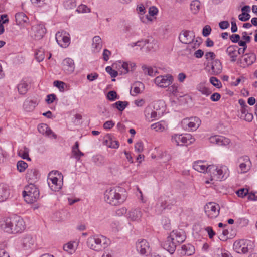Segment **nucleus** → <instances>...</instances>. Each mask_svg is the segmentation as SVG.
I'll return each instance as SVG.
<instances>
[{
  "mask_svg": "<svg viewBox=\"0 0 257 257\" xmlns=\"http://www.w3.org/2000/svg\"><path fill=\"white\" fill-rule=\"evenodd\" d=\"M201 121L197 117H192L183 119L181 122V126L185 131H195L200 125Z\"/></svg>",
  "mask_w": 257,
  "mask_h": 257,
  "instance_id": "obj_8",
  "label": "nucleus"
},
{
  "mask_svg": "<svg viewBox=\"0 0 257 257\" xmlns=\"http://www.w3.org/2000/svg\"><path fill=\"white\" fill-rule=\"evenodd\" d=\"M38 104V103L36 100H31L27 99L23 103V107L25 111L32 112Z\"/></svg>",
  "mask_w": 257,
  "mask_h": 257,
  "instance_id": "obj_29",
  "label": "nucleus"
},
{
  "mask_svg": "<svg viewBox=\"0 0 257 257\" xmlns=\"http://www.w3.org/2000/svg\"><path fill=\"white\" fill-rule=\"evenodd\" d=\"M10 195V190L8 185L0 184V202L6 200Z\"/></svg>",
  "mask_w": 257,
  "mask_h": 257,
  "instance_id": "obj_26",
  "label": "nucleus"
},
{
  "mask_svg": "<svg viewBox=\"0 0 257 257\" xmlns=\"http://www.w3.org/2000/svg\"><path fill=\"white\" fill-rule=\"evenodd\" d=\"M171 141L178 146H187L193 143L195 139L189 134H174L172 136Z\"/></svg>",
  "mask_w": 257,
  "mask_h": 257,
  "instance_id": "obj_7",
  "label": "nucleus"
},
{
  "mask_svg": "<svg viewBox=\"0 0 257 257\" xmlns=\"http://www.w3.org/2000/svg\"><path fill=\"white\" fill-rule=\"evenodd\" d=\"M211 69L214 74H217L220 73L222 66L220 61L216 59L212 62Z\"/></svg>",
  "mask_w": 257,
  "mask_h": 257,
  "instance_id": "obj_35",
  "label": "nucleus"
},
{
  "mask_svg": "<svg viewBox=\"0 0 257 257\" xmlns=\"http://www.w3.org/2000/svg\"><path fill=\"white\" fill-rule=\"evenodd\" d=\"M98 74L97 73H90L87 75V78L90 81H93L98 77Z\"/></svg>",
  "mask_w": 257,
  "mask_h": 257,
  "instance_id": "obj_64",
  "label": "nucleus"
},
{
  "mask_svg": "<svg viewBox=\"0 0 257 257\" xmlns=\"http://www.w3.org/2000/svg\"><path fill=\"white\" fill-rule=\"evenodd\" d=\"M123 190V188L119 187L107 189L104 193L105 201L114 206L121 204L125 199V197L121 195Z\"/></svg>",
  "mask_w": 257,
  "mask_h": 257,
  "instance_id": "obj_2",
  "label": "nucleus"
},
{
  "mask_svg": "<svg viewBox=\"0 0 257 257\" xmlns=\"http://www.w3.org/2000/svg\"><path fill=\"white\" fill-rule=\"evenodd\" d=\"M1 228L9 234L20 233L25 230L26 224L21 217L15 215L6 218L1 223Z\"/></svg>",
  "mask_w": 257,
  "mask_h": 257,
  "instance_id": "obj_1",
  "label": "nucleus"
},
{
  "mask_svg": "<svg viewBox=\"0 0 257 257\" xmlns=\"http://www.w3.org/2000/svg\"><path fill=\"white\" fill-rule=\"evenodd\" d=\"M210 82L217 88L221 87V83L217 78L215 77H211L210 78Z\"/></svg>",
  "mask_w": 257,
  "mask_h": 257,
  "instance_id": "obj_51",
  "label": "nucleus"
},
{
  "mask_svg": "<svg viewBox=\"0 0 257 257\" xmlns=\"http://www.w3.org/2000/svg\"><path fill=\"white\" fill-rule=\"evenodd\" d=\"M167 127L166 123L164 121H160L153 123L151 125V128L156 132H163Z\"/></svg>",
  "mask_w": 257,
  "mask_h": 257,
  "instance_id": "obj_32",
  "label": "nucleus"
},
{
  "mask_svg": "<svg viewBox=\"0 0 257 257\" xmlns=\"http://www.w3.org/2000/svg\"><path fill=\"white\" fill-rule=\"evenodd\" d=\"M254 243L252 241L247 239H239L236 240L233 245V250L240 254H245L251 252L254 249Z\"/></svg>",
  "mask_w": 257,
  "mask_h": 257,
  "instance_id": "obj_6",
  "label": "nucleus"
},
{
  "mask_svg": "<svg viewBox=\"0 0 257 257\" xmlns=\"http://www.w3.org/2000/svg\"><path fill=\"white\" fill-rule=\"evenodd\" d=\"M211 31V27L208 25H206L203 28L202 35L204 37H207L210 34Z\"/></svg>",
  "mask_w": 257,
  "mask_h": 257,
  "instance_id": "obj_59",
  "label": "nucleus"
},
{
  "mask_svg": "<svg viewBox=\"0 0 257 257\" xmlns=\"http://www.w3.org/2000/svg\"><path fill=\"white\" fill-rule=\"evenodd\" d=\"M105 70L112 78H115L118 75L117 71L113 69L111 66H107L105 68Z\"/></svg>",
  "mask_w": 257,
  "mask_h": 257,
  "instance_id": "obj_53",
  "label": "nucleus"
},
{
  "mask_svg": "<svg viewBox=\"0 0 257 257\" xmlns=\"http://www.w3.org/2000/svg\"><path fill=\"white\" fill-rule=\"evenodd\" d=\"M208 170L211 181L224 180L229 175L228 168L224 165H210L208 166Z\"/></svg>",
  "mask_w": 257,
  "mask_h": 257,
  "instance_id": "obj_3",
  "label": "nucleus"
},
{
  "mask_svg": "<svg viewBox=\"0 0 257 257\" xmlns=\"http://www.w3.org/2000/svg\"><path fill=\"white\" fill-rule=\"evenodd\" d=\"M195 38V34L191 31H183L180 34L179 39L181 42L184 44H190Z\"/></svg>",
  "mask_w": 257,
  "mask_h": 257,
  "instance_id": "obj_17",
  "label": "nucleus"
},
{
  "mask_svg": "<svg viewBox=\"0 0 257 257\" xmlns=\"http://www.w3.org/2000/svg\"><path fill=\"white\" fill-rule=\"evenodd\" d=\"M248 190L247 189L241 188L236 191V194L238 197L243 198L247 195Z\"/></svg>",
  "mask_w": 257,
  "mask_h": 257,
  "instance_id": "obj_55",
  "label": "nucleus"
},
{
  "mask_svg": "<svg viewBox=\"0 0 257 257\" xmlns=\"http://www.w3.org/2000/svg\"><path fill=\"white\" fill-rule=\"evenodd\" d=\"M18 155L23 159L30 161L31 159L29 157L28 150L27 148H25L24 150H20L18 151Z\"/></svg>",
  "mask_w": 257,
  "mask_h": 257,
  "instance_id": "obj_47",
  "label": "nucleus"
},
{
  "mask_svg": "<svg viewBox=\"0 0 257 257\" xmlns=\"http://www.w3.org/2000/svg\"><path fill=\"white\" fill-rule=\"evenodd\" d=\"M220 206L214 202L208 203L205 207V212L208 217L215 218L219 214Z\"/></svg>",
  "mask_w": 257,
  "mask_h": 257,
  "instance_id": "obj_13",
  "label": "nucleus"
},
{
  "mask_svg": "<svg viewBox=\"0 0 257 257\" xmlns=\"http://www.w3.org/2000/svg\"><path fill=\"white\" fill-rule=\"evenodd\" d=\"M209 141L212 144H215L218 146H225L229 144V139L222 136L215 135L209 138Z\"/></svg>",
  "mask_w": 257,
  "mask_h": 257,
  "instance_id": "obj_18",
  "label": "nucleus"
},
{
  "mask_svg": "<svg viewBox=\"0 0 257 257\" xmlns=\"http://www.w3.org/2000/svg\"><path fill=\"white\" fill-rule=\"evenodd\" d=\"M15 20L17 25H23L29 23V18L24 13H17L15 15Z\"/></svg>",
  "mask_w": 257,
  "mask_h": 257,
  "instance_id": "obj_27",
  "label": "nucleus"
},
{
  "mask_svg": "<svg viewBox=\"0 0 257 257\" xmlns=\"http://www.w3.org/2000/svg\"><path fill=\"white\" fill-rule=\"evenodd\" d=\"M205 230L208 233L209 238L211 239L215 235V232L213 230L211 227H207L205 228Z\"/></svg>",
  "mask_w": 257,
  "mask_h": 257,
  "instance_id": "obj_63",
  "label": "nucleus"
},
{
  "mask_svg": "<svg viewBox=\"0 0 257 257\" xmlns=\"http://www.w3.org/2000/svg\"><path fill=\"white\" fill-rule=\"evenodd\" d=\"M193 168L196 171L200 173H207L208 174V166L204 164V162L201 160L195 161L193 166Z\"/></svg>",
  "mask_w": 257,
  "mask_h": 257,
  "instance_id": "obj_28",
  "label": "nucleus"
},
{
  "mask_svg": "<svg viewBox=\"0 0 257 257\" xmlns=\"http://www.w3.org/2000/svg\"><path fill=\"white\" fill-rule=\"evenodd\" d=\"M39 176L38 171L35 169H28L26 174V178L30 183L35 182Z\"/></svg>",
  "mask_w": 257,
  "mask_h": 257,
  "instance_id": "obj_22",
  "label": "nucleus"
},
{
  "mask_svg": "<svg viewBox=\"0 0 257 257\" xmlns=\"http://www.w3.org/2000/svg\"><path fill=\"white\" fill-rule=\"evenodd\" d=\"M56 99V96L54 94H49L47 96L46 101L48 104H51Z\"/></svg>",
  "mask_w": 257,
  "mask_h": 257,
  "instance_id": "obj_61",
  "label": "nucleus"
},
{
  "mask_svg": "<svg viewBox=\"0 0 257 257\" xmlns=\"http://www.w3.org/2000/svg\"><path fill=\"white\" fill-rule=\"evenodd\" d=\"M23 196L28 203H33L39 199L40 191L34 183H30L25 186Z\"/></svg>",
  "mask_w": 257,
  "mask_h": 257,
  "instance_id": "obj_5",
  "label": "nucleus"
},
{
  "mask_svg": "<svg viewBox=\"0 0 257 257\" xmlns=\"http://www.w3.org/2000/svg\"><path fill=\"white\" fill-rule=\"evenodd\" d=\"M128 105V102L127 101H118L113 103L112 105L113 107L117 108L119 111H122Z\"/></svg>",
  "mask_w": 257,
  "mask_h": 257,
  "instance_id": "obj_39",
  "label": "nucleus"
},
{
  "mask_svg": "<svg viewBox=\"0 0 257 257\" xmlns=\"http://www.w3.org/2000/svg\"><path fill=\"white\" fill-rule=\"evenodd\" d=\"M240 118L241 119H243L244 120H245L248 122H251L253 118V116L251 113H249L248 112L246 114H245L244 115H240Z\"/></svg>",
  "mask_w": 257,
  "mask_h": 257,
  "instance_id": "obj_57",
  "label": "nucleus"
},
{
  "mask_svg": "<svg viewBox=\"0 0 257 257\" xmlns=\"http://www.w3.org/2000/svg\"><path fill=\"white\" fill-rule=\"evenodd\" d=\"M137 44V46L140 47L142 48L144 46L147 45V44H149V40L147 39H142L141 40H139L136 42Z\"/></svg>",
  "mask_w": 257,
  "mask_h": 257,
  "instance_id": "obj_60",
  "label": "nucleus"
},
{
  "mask_svg": "<svg viewBox=\"0 0 257 257\" xmlns=\"http://www.w3.org/2000/svg\"><path fill=\"white\" fill-rule=\"evenodd\" d=\"M107 98L110 101H114L115 100L118 99L117 94L115 91H110L108 92L107 95Z\"/></svg>",
  "mask_w": 257,
  "mask_h": 257,
  "instance_id": "obj_52",
  "label": "nucleus"
},
{
  "mask_svg": "<svg viewBox=\"0 0 257 257\" xmlns=\"http://www.w3.org/2000/svg\"><path fill=\"white\" fill-rule=\"evenodd\" d=\"M35 55L37 61L39 62L42 61L45 58L44 50L42 48L37 50L35 52Z\"/></svg>",
  "mask_w": 257,
  "mask_h": 257,
  "instance_id": "obj_43",
  "label": "nucleus"
},
{
  "mask_svg": "<svg viewBox=\"0 0 257 257\" xmlns=\"http://www.w3.org/2000/svg\"><path fill=\"white\" fill-rule=\"evenodd\" d=\"M35 241V237L31 234H25L20 238V243L22 247L25 250H29L32 248Z\"/></svg>",
  "mask_w": 257,
  "mask_h": 257,
  "instance_id": "obj_12",
  "label": "nucleus"
},
{
  "mask_svg": "<svg viewBox=\"0 0 257 257\" xmlns=\"http://www.w3.org/2000/svg\"><path fill=\"white\" fill-rule=\"evenodd\" d=\"M93 162L97 166H102L105 164V157L99 154L96 155L92 157Z\"/></svg>",
  "mask_w": 257,
  "mask_h": 257,
  "instance_id": "obj_36",
  "label": "nucleus"
},
{
  "mask_svg": "<svg viewBox=\"0 0 257 257\" xmlns=\"http://www.w3.org/2000/svg\"><path fill=\"white\" fill-rule=\"evenodd\" d=\"M243 60L247 66L251 65L256 60V55L253 53L246 54Z\"/></svg>",
  "mask_w": 257,
  "mask_h": 257,
  "instance_id": "obj_37",
  "label": "nucleus"
},
{
  "mask_svg": "<svg viewBox=\"0 0 257 257\" xmlns=\"http://www.w3.org/2000/svg\"><path fill=\"white\" fill-rule=\"evenodd\" d=\"M237 48L238 46L237 45H230L227 48L225 51L226 53L230 58V61L232 62H234L237 60V57L238 56L237 52Z\"/></svg>",
  "mask_w": 257,
  "mask_h": 257,
  "instance_id": "obj_24",
  "label": "nucleus"
},
{
  "mask_svg": "<svg viewBox=\"0 0 257 257\" xmlns=\"http://www.w3.org/2000/svg\"><path fill=\"white\" fill-rule=\"evenodd\" d=\"M76 6V3L73 0H66L64 2V6L66 9H72Z\"/></svg>",
  "mask_w": 257,
  "mask_h": 257,
  "instance_id": "obj_50",
  "label": "nucleus"
},
{
  "mask_svg": "<svg viewBox=\"0 0 257 257\" xmlns=\"http://www.w3.org/2000/svg\"><path fill=\"white\" fill-rule=\"evenodd\" d=\"M28 166L27 163L22 160L18 161L17 163V168L20 172H24Z\"/></svg>",
  "mask_w": 257,
  "mask_h": 257,
  "instance_id": "obj_45",
  "label": "nucleus"
},
{
  "mask_svg": "<svg viewBox=\"0 0 257 257\" xmlns=\"http://www.w3.org/2000/svg\"><path fill=\"white\" fill-rule=\"evenodd\" d=\"M145 115L146 120L149 121H152L157 117V113L151 110L150 108H146L145 110Z\"/></svg>",
  "mask_w": 257,
  "mask_h": 257,
  "instance_id": "obj_34",
  "label": "nucleus"
},
{
  "mask_svg": "<svg viewBox=\"0 0 257 257\" xmlns=\"http://www.w3.org/2000/svg\"><path fill=\"white\" fill-rule=\"evenodd\" d=\"M214 257H231L229 252L225 250L218 248L216 253L214 255Z\"/></svg>",
  "mask_w": 257,
  "mask_h": 257,
  "instance_id": "obj_42",
  "label": "nucleus"
},
{
  "mask_svg": "<svg viewBox=\"0 0 257 257\" xmlns=\"http://www.w3.org/2000/svg\"><path fill=\"white\" fill-rule=\"evenodd\" d=\"M87 244L91 249L100 251L110 244V240L103 235H96L88 238Z\"/></svg>",
  "mask_w": 257,
  "mask_h": 257,
  "instance_id": "obj_4",
  "label": "nucleus"
},
{
  "mask_svg": "<svg viewBox=\"0 0 257 257\" xmlns=\"http://www.w3.org/2000/svg\"><path fill=\"white\" fill-rule=\"evenodd\" d=\"M219 26L221 30H225L229 27V23L227 21H221L219 23Z\"/></svg>",
  "mask_w": 257,
  "mask_h": 257,
  "instance_id": "obj_62",
  "label": "nucleus"
},
{
  "mask_svg": "<svg viewBox=\"0 0 257 257\" xmlns=\"http://www.w3.org/2000/svg\"><path fill=\"white\" fill-rule=\"evenodd\" d=\"M197 89L202 94H204L206 96H208L211 93V91L208 88L204 86L203 85H199L197 86Z\"/></svg>",
  "mask_w": 257,
  "mask_h": 257,
  "instance_id": "obj_46",
  "label": "nucleus"
},
{
  "mask_svg": "<svg viewBox=\"0 0 257 257\" xmlns=\"http://www.w3.org/2000/svg\"><path fill=\"white\" fill-rule=\"evenodd\" d=\"M126 216L131 221H139L142 217V212L139 208H132L128 212Z\"/></svg>",
  "mask_w": 257,
  "mask_h": 257,
  "instance_id": "obj_20",
  "label": "nucleus"
},
{
  "mask_svg": "<svg viewBox=\"0 0 257 257\" xmlns=\"http://www.w3.org/2000/svg\"><path fill=\"white\" fill-rule=\"evenodd\" d=\"M142 69L145 74H147L150 76H154L156 74L158 73L156 68L143 65L142 67Z\"/></svg>",
  "mask_w": 257,
  "mask_h": 257,
  "instance_id": "obj_38",
  "label": "nucleus"
},
{
  "mask_svg": "<svg viewBox=\"0 0 257 257\" xmlns=\"http://www.w3.org/2000/svg\"><path fill=\"white\" fill-rule=\"evenodd\" d=\"M32 36L35 40H40L44 36L46 29L43 24H37L32 27Z\"/></svg>",
  "mask_w": 257,
  "mask_h": 257,
  "instance_id": "obj_16",
  "label": "nucleus"
},
{
  "mask_svg": "<svg viewBox=\"0 0 257 257\" xmlns=\"http://www.w3.org/2000/svg\"><path fill=\"white\" fill-rule=\"evenodd\" d=\"M92 50L94 52H99L102 48L101 39L98 36H95L93 38Z\"/></svg>",
  "mask_w": 257,
  "mask_h": 257,
  "instance_id": "obj_30",
  "label": "nucleus"
},
{
  "mask_svg": "<svg viewBox=\"0 0 257 257\" xmlns=\"http://www.w3.org/2000/svg\"><path fill=\"white\" fill-rule=\"evenodd\" d=\"M174 81L173 77L169 74L160 75L154 79L155 83L160 87L166 88L170 86Z\"/></svg>",
  "mask_w": 257,
  "mask_h": 257,
  "instance_id": "obj_11",
  "label": "nucleus"
},
{
  "mask_svg": "<svg viewBox=\"0 0 257 257\" xmlns=\"http://www.w3.org/2000/svg\"><path fill=\"white\" fill-rule=\"evenodd\" d=\"M63 69L67 73H71L75 69L74 61L70 58H67L63 61Z\"/></svg>",
  "mask_w": 257,
  "mask_h": 257,
  "instance_id": "obj_23",
  "label": "nucleus"
},
{
  "mask_svg": "<svg viewBox=\"0 0 257 257\" xmlns=\"http://www.w3.org/2000/svg\"><path fill=\"white\" fill-rule=\"evenodd\" d=\"M38 130L40 133L48 137L51 138L52 137L54 139L57 138V135L46 124L42 123L39 124L38 125Z\"/></svg>",
  "mask_w": 257,
  "mask_h": 257,
  "instance_id": "obj_21",
  "label": "nucleus"
},
{
  "mask_svg": "<svg viewBox=\"0 0 257 257\" xmlns=\"http://www.w3.org/2000/svg\"><path fill=\"white\" fill-rule=\"evenodd\" d=\"M168 90L173 95H176L178 92V86L177 84H174L171 86H168Z\"/></svg>",
  "mask_w": 257,
  "mask_h": 257,
  "instance_id": "obj_58",
  "label": "nucleus"
},
{
  "mask_svg": "<svg viewBox=\"0 0 257 257\" xmlns=\"http://www.w3.org/2000/svg\"><path fill=\"white\" fill-rule=\"evenodd\" d=\"M55 39L58 44L62 48H66L70 44V35L65 31L57 32L55 35Z\"/></svg>",
  "mask_w": 257,
  "mask_h": 257,
  "instance_id": "obj_10",
  "label": "nucleus"
},
{
  "mask_svg": "<svg viewBox=\"0 0 257 257\" xmlns=\"http://www.w3.org/2000/svg\"><path fill=\"white\" fill-rule=\"evenodd\" d=\"M181 248V254H182L190 256L194 254L195 252L194 247L190 244L183 245L182 246Z\"/></svg>",
  "mask_w": 257,
  "mask_h": 257,
  "instance_id": "obj_33",
  "label": "nucleus"
},
{
  "mask_svg": "<svg viewBox=\"0 0 257 257\" xmlns=\"http://www.w3.org/2000/svg\"><path fill=\"white\" fill-rule=\"evenodd\" d=\"M76 12L78 13H86L90 12V9L84 4L80 5L77 8Z\"/></svg>",
  "mask_w": 257,
  "mask_h": 257,
  "instance_id": "obj_48",
  "label": "nucleus"
},
{
  "mask_svg": "<svg viewBox=\"0 0 257 257\" xmlns=\"http://www.w3.org/2000/svg\"><path fill=\"white\" fill-rule=\"evenodd\" d=\"M6 242H0V257H10L9 253L6 250Z\"/></svg>",
  "mask_w": 257,
  "mask_h": 257,
  "instance_id": "obj_44",
  "label": "nucleus"
},
{
  "mask_svg": "<svg viewBox=\"0 0 257 257\" xmlns=\"http://www.w3.org/2000/svg\"><path fill=\"white\" fill-rule=\"evenodd\" d=\"M137 251L141 255H147L151 251L149 243L144 239H138L136 243Z\"/></svg>",
  "mask_w": 257,
  "mask_h": 257,
  "instance_id": "obj_14",
  "label": "nucleus"
},
{
  "mask_svg": "<svg viewBox=\"0 0 257 257\" xmlns=\"http://www.w3.org/2000/svg\"><path fill=\"white\" fill-rule=\"evenodd\" d=\"M175 202L173 199H170L168 197H160L156 204V208L158 209V213H161L165 209H171Z\"/></svg>",
  "mask_w": 257,
  "mask_h": 257,
  "instance_id": "obj_9",
  "label": "nucleus"
},
{
  "mask_svg": "<svg viewBox=\"0 0 257 257\" xmlns=\"http://www.w3.org/2000/svg\"><path fill=\"white\" fill-rule=\"evenodd\" d=\"M106 145L111 148L117 149L119 146L118 141L116 140H113L111 137H108V139L105 140Z\"/></svg>",
  "mask_w": 257,
  "mask_h": 257,
  "instance_id": "obj_40",
  "label": "nucleus"
},
{
  "mask_svg": "<svg viewBox=\"0 0 257 257\" xmlns=\"http://www.w3.org/2000/svg\"><path fill=\"white\" fill-rule=\"evenodd\" d=\"M54 86L57 87L60 91H64L66 87V84L64 82L56 80L53 82Z\"/></svg>",
  "mask_w": 257,
  "mask_h": 257,
  "instance_id": "obj_49",
  "label": "nucleus"
},
{
  "mask_svg": "<svg viewBox=\"0 0 257 257\" xmlns=\"http://www.w3.org/2000/svg\"><path fill=\"white\" fill-rule=\"evenodd\" d=\"M201 4L198 0L193 1L190 4V9L193 14H197L200 9Z\"/></svg>",
  "mask_w": 257,
  "mask_h": 257,
  "instance_id": "obj_41",
  "label": "nucleus"
},
{
  "mask_svg": "<svg viewBox=\"0 0 257 257\" xmlns=\"http://www.w3.org/2000/svg\"><path fill=\"white\" fill-rule=\"evenodd\" d=\"M135 151L138 153L142 152L144 150L143 143L142 141L136 143L135 145Z\"/></svg>",
  "mask_w": 257,
  "mask_h": 257,
  "instance_id": "obj_54",
  "label": "nucleus"
},
{
  "mask_svg": "<svg viewBox=\"0 0 257 257\" xmlns=\"http://www.w3.org/2000/svg\"><path fill=\"white\" fill-rule=\"evenodd\" d=\"M29 88V85L23 80H21L17 85L18 91L21 95H25Z\"/></svg>",
  "mask_w": 257,
  "mask_h": 257,
  "instance_id": "obj_31",
  "label": "nucleus"
},
{
  "mask_svg": "<svg viewBox=\"0 0 257 257\" xmlns=\"http://www.w3.org/2000/svg\"><path fill=\"white\" fill-rule=\"evenodd\" d=\"M177 245V243L169 235L167 237L166 240L162 243L163 248L171 254L174 253Z\"/></svg>",
  "mask_w": 257,
  "mask_h": 257,
  "instance_id": "obj_19",
  "label": "nucleus"
},
{
  "mask_svg": "<svg viewBox=\"0 0 257 257\" xmlns=\"http://www.w3.org/2000/svg\"><path fill=\"white\" fill-rule=\"evenodd\" d=\"M250 18V15L246 12H242L241 14L238 16L239 20L241 21L245 22L248 21Z\"/></svg>",
  "mask_w": 257,
  "mask_h": 257,
  "instance_id": "obj_56",
  "label": "nucleus"
},
{
  "mask_svg": "<svg viewBox=\"0 0 257 257\" xmlns=\"http://www.w3.org/2000/svg\"><path fill=\"white\" fill-rule=\"evenodd\" d=\"M48 184L51 189L54 191H57L61 188V181L56 177L49 178Z\"/></svg>",
  "mask_w": 257,
  "mask_h": 257,
  "instance_id": "obj_25",
  "label": "nucleus"
},
{
  "mask_svg": "<svg viewBox=\"0 0 257 257\" xmlns=\"http://www.w3.org/2000/svg\"><path fill=\"white\" fill-rule=\"evenodd\" d=\"M169 235L178 245L182 243L186 238L185 232L181 229L173 230Z\"/></svg>",
  "mask_w": 257,
  "mask_h": 257,
  "instance_id": "obj_15",
  "label": "nucleus"
}]
</instances>
